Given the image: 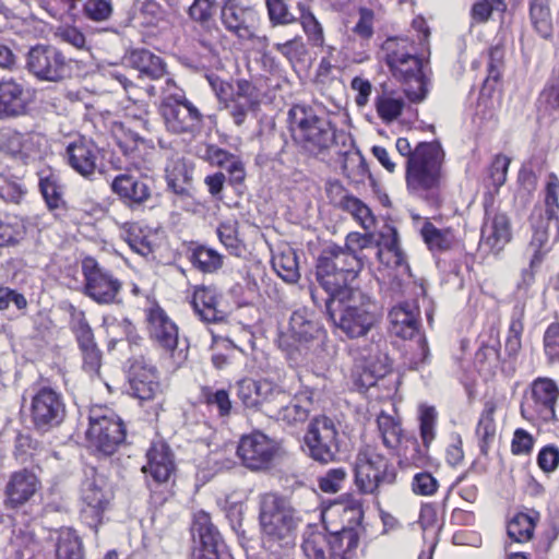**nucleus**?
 Masks as SVG:
<instances>
[{
  "instance_id": "f257e3e1",
  "label": "nucleus",
  "mask_w": 559,
  "mask_h": 559,
  "mask_svg": "<svg viewBox=\"0 0 559 559\" xmlns=\"http://www.w3.org/2000/svg\"><path fill=\"white\" fill-rule=\"evenodd\" d=\"M258 519L265 549L277 551L295 546L301 518L287 497L276 492L261 495Z\"/></svg>"
},
{
  "instance_id": "f03ea898",
  "label": "nucleus",
  "mask_w": 559,
  "mask_h": 559,
  "mask_svg": "<svg viewBox=\"0 0 559 559\" xmlns=\"http://www.w3.org/2000/svg\"><path fill=\"white\" fill-rule=\"evenodd\" d=\"M444 151L439 141L419 142L415 154L406 159L405 180L408 191L430 206L441 203L440 188Z\"/></svg>"
},
{
  "instance_id": "7ed1b4c3",
  "label": "nucleus",
  "mask_w": 559,
  "mask_h": 559,
  "mask_svg": "<svg viewBox=\"0 0 559 559\" xmlns=\"http://www.w3.org/2000/svg\"><path fill=\"white\" fill-rule=\"evenodd\" d=\"M317 307L348 338L367 335L381 320V311L376 300L361 289L353 292L343 300H325Z\"/></svg>"
},
{
  "instance_id": "20e7f679",
  "label": "nucleus",
  "mask_w": 559,
  "mask_h": 559,
  "mask_svg": "<svg viewBox=\"0 0 559 559\" xmlns=\"http://www.w3.org/2000/svg\"><path fill=\"white\" fill-rule=\"evenodd\" d=\"M293 140L305 152L317 156L330 148L337 139L336 129L324 116L317 115L311 106L296 104L287 115Z\"/></svg>"
},
{
  "instance_id": "39448f33",
  "label": "nucleus",
  "mask_w": 559,
  "mask_h": 559,
  "mask_svg": "<svg viewBox=\"0 0 559 559\" xmlns=\"http://www.w3.org/2000/svg\"><path fill=\"white\" fill-rule=\"evenodd\" d=\"M205 78L217 98L219 109L227 110L236 126H242L249 112L259 109L261 94L252 81L238 79L233 83L215 73H207Z\"/></svg>"
},
{
  "instance_id": "423d86ee",
  "label": "nucleus",
  "mask_w": 559,
  "mask_h": 559,
  "mask_svg": "<svg viewBox=\"0 0 559 559\" xmlns=\"http://www.w3.org/2000/svg\"><path fill=\"white\" fill-rule=\"evenodd\" d=\"M81 272L83 276L82 294L84 296L100 306L122 302V281L94 257L87 255L82 259Z\"/></svg>"
},
{
  "instance_id": "0eeeda50",
  "label": "nucleus",
  "mask_w": 559,
  "mask_h": 559,
  "mask_svg": "<svg viewBox=\"0 0 559 559\" xmlns=\"http://www.w3.org/2000/svg\"><path fill=\"white\" fill-rule=\"evenodd\" d=\"M112 498L114 491L107 476L94 467L85 469L84 479L81 484V499L84 504L81 510V518L95 532L102 524L104 513Z\"/></svg>"
},
{
  "instance_id": "6e6552de",
  "label": "nucleus",
  "mask_w": 559,
  "mask_h": 559,
  "mask_svg": "<svg viewBox=\"0 0 559 559\" xmlns=\"http://www.w3.org/2000/svg\"><path fill=\"white\" fill-rule=\"evenodd\" d=\"M355 484L364 493H373L382 485L396 480V471L383 454L370 445L360 449L355 460Z\"/></svg>"
},
{
  "instance_id": "1a4fd4ad",
  "label": "nucleus",
  "mask_w": 559,
  "mask_h": 559,
  "mask_svg": "<svg viewBox=\"0 0 559 559\" xmlns=\"http://www.w3.org/2000/svg\"><path fill=\"white\" fill-rule=\"evenodd\" d=\"M91 447L104 456L112 455L126 440L122 419L111 409H93L86 432Z\"/></svg>"
},
{
  "instance_id": "9d476101",
  "label": "nucleus",
  "mask_w": 559,
  "mask_h": 559,
  "mask_svg": "<svg viewBox=\"0 0 559 559\" xmlns=\"http://www.w3.org/2000/svg\"><path fill=\"white\" fill-rule=\"evenodd\" d=\"M345 273L346 270L342 271L332 259H328L320 253L316 263V281L318 286L310 287V296L316 307L324 304L325 300H343L353 292L359 290V288L350 286L352 282Z\"/></svg>"
},
{
  "instance_id": "9b49d317",
  "label": "nucleus",
  "mask_w": 559,
  "mask_h": 559,
  "mask_svg": "<svg viewBox=\"0 0 559 559\" xmlns=\"http://www.w3.org/2000/svg\"><path fill=\"white\" fill-rule=\"evenodd\" d=\"M28 415L33 429L40 435L58 428L67 416L63 395L50 386L38 388L31 397Z\"/></svg>"
},
{
  "instance_id": "f8f14e48",
  "label": "nucleus",
  "mask_w": 559,
  "mask_h": 559,
  "mask_svg": "<svg viewBox=\"0 0 559 559\" xmlns=\"http://www.w3.org/2000/svg\"><path fill=\"white\" fill-rule=\"evenodd\" d=\"M306 454L313 461L328 465L337 460L340 433L333 419L328 416L314 417L305 433Z\"/></svg>"
},
{
  "instance_id": "ddd939ff",
  "label": "nucleus",
  "mask_w": 559,
  "mask_h": 559,
  "mask_svg": "<svg viewBox=\"0 0 559 559\" xmlns=\"http://www.w3.org/2000/svg\"><path fill=\"white\" fill-rule=\"evenodd\" d=\"M160 114L167 130L175 134H192L203 122V115L180 88L163 98Z\"/></svg>"
},
{
  "instance_id": "4468645a",
  "label": "nucleus",
  "mask_w": 559,
  "mask_h": 559,
  "mask_svg": "<svg viewBox=\"0 0 559 559\" xmlns=\"http://www.w3.org/2000/svg\"><path fill=\"white\" fill-rule=\"evenodd\" d=\"M72 59L51 45H36L26 55V69L40 81L59 82L72 74Z\"/></svg>"
},
{
  "instance_id": "2eb2a0df",
  "label": "nucleus",
  "mask_w": 559,
  "mask_h": 559,
  "mask_svg": "<svg viewBox=\"0 0 559 559\" xmlns=\"http://www.w3.org/2000/svg\"><path fill=\"white\" fill-rule=\"evenodd\" d=\"M280 452V443L261 431L242 436L237 447V456L241 464L253 472L271 469Z\"/></svg>"
},
{
  "instance_id": "dca6fc26",
  "label": "nucleus",
  "mask_w": 559,
  "mask_h": 559,
  "mask_svg": "<svg viewBox=\"0 0 559 559\" xmlns=\"http://www.w3.org/2000/svg\"><path fill=\"white\" fill-rule=\"evenodd\" d=\"M386 347V341L378 334V338L372 335L371 344L361 348L360 357L364 365L355 378V383L360 389L368 390L379 385V382L392 372V362Z\"/></svg>"
},
{
  "instance_id": "f3484780",
  "label": "nucleus",
  "mask_w": 559,
  "mask_h": 559,
  "mask_svg": "<svg viewBox=\"0 0 559 559\" xmlns=\"http://www.w3.org/2000/svg\"><path fill=\"white\" fill-rule=\"evenodd\" d=\"M41 490L40 477L33 468L23 467L12 472L3 488L5 510L20 511L32 504Z\"/></svg>"
},
{
  "instance_id": "a211bd4d",
  "label": "nucleus",
  "mask_w": 559,
  "mask_h": 559,
  "mask_svg": "<svg viewBox=\"0 0 559 559\" xmlns=\"http://www.w3.org/2000/svg\"><path fill=\"white\" fill-rule=\"evenodd\" d=\"M324 329L316 314L306 309L295 310L289 319L288 337L280 341L281 346L294 356L295 352L307 350L311 343L320 340Z\"/></svg>"
},
{
  "instance_id": "6ab92c4d",
  "label": "nucleus",
  "mask_w": 559,
  "mask_h": 559,
  "mask_svg": "<svg viewBox=\"0 0 559 559\" xmlns=\"http://www.w3.org/2000/svg\"><path fill=\"white\" fill-rule=\"evenodd\" d=\"M70 320L69 328L73 333L83 359V369L91 373H98L102 366V350L98 348L93 329L91 328L85 312L69 304L66 308Z\"/></svg>"
},
{
  "instance_id": "aec40b11",
  "label": "nucleus",
  "mask_w": 559,
  "mask_h": 559,
  "mask_svg": "<svg viewBox=\"0 0 559 559\" xmlns=\"http://www.w3.org/2000/svg\"><path fill=\"white\" fill-rule=\"evenodd\" d=\"M219 20L228 33L242 40L253 39L260 23L255 8L242 0H223Z\"/></svg>"
},
{
  "instance_id": "412c9836",
  "label": "nucleus",
  "mask_w": 559,
  "mask_h": 559,
  "mask_svg": "<svg viewBox=\"0 0 559 559\" xmlns=\"http://www.w3.org/2000/svg\"><path fill=\"white\" fill-rule=\"evenodd\" d=\"M236 395L246 408L265 414L272 412L275 400L284 396V390L267 380L245 378L236 383Z\"/></svg>"
},
{
  "instance_id": "4be33fe9",
  "label": "nucleus",
  "mask_w": 559,
  "mask_h": 559,
  "mask_svg": "<svg viewBox=\"0 0 559 559\" xmlns=\"http://www.w3.org/2000/svg\"><path fill=\"white\" fill-rule=\"evenodd\" d=\"M110 188L118 200L132 211L145 207L153 195L152 179L140 174H119L112 179Z\"/></svg>"
},
{
  "instance_id": "5701e85b",
  "label": "nucleus",
  "mask_w": 559,
  "mask_h": 559,
  "mask_svg": "<svg viewBox=\"0 0 559 559\" xmlns=\"http://www.w3.org/2000/svg\"><path fill=\"white\" fill-rule=\"evenodd\" d=\"M395 80L403 85L406 97L412 103L423 102L428 94V81L423 70V60L412 53L400 62L389 66Z\"/></svg>"
},
{
  "instance_id": "b1692460",
  "label": "nucleus",
  "mask_w": 559,
  "mask_h": 559,
  "mask_svg": "<svg viewBox=\"0 0 559 559\" xmlns=\"http://www.w3.org/2000/svg\"><path fill=\"white\" fill-rule=\"evenodd\" d=\"M131 394L141 400H153L160 392L156 368L144 358H135L129 367Z\"/></svg>"
},
{
  "instance_id": "393cba45",
  "label": "nucleus",
  "mask_w": 559,
  "mask_h": 559,
  "mask_svg": "<svg viewBox=\"0 0 559 559\" xmlns=\"http://www.w3.org/2000/svg\"><path fill=\"white\" fill-rule=\"evenodd\" d=\"M150 338L168 353L178 345V326L157 304L146 311Z\"/></svg>"
},
{
  "instance_id": "a878e982",
  "label": "nucleus",
  "mask_w": 559,
  "mask_h": 559,
  "mask_svg": "<svg viewBox=\"0 0 559 559\" xmlns=\"http://www.w3.org/2000/svg\"><path fill=\"white\" fill-rule=\"evenodd\" d=\"M284 396L275 400L272 406V412L267 415L270 418L284 421L288 425H296L304 423L308 419L311 406L312 395L309 392H301L290 399L288 393L284 390Z\"/></svg>"
},
{
  "instance_id": "bb28decb",
  "label": "nucleus",
  "mask_w": 559,
  "mask_h": 559,
  "mask_svg": "<svg viewBox=\"0 0 559 559\" xmlns=\"http://www.w3.org/2000/svg\"><path fill=\"white\" fill-rule=\"evenodd\" d=\"M99 150L96 144L85 138L69 143L66 155L69 165L83 177H90L97 167Z\"/></svg>"
},
{
  "instance_id": "cd10ccee",
  "label": "nucleus",
  "mask_w": 559,
  "mask_h": 559,
  "mask_svg": "<svg viewBox=\"0 0 559 559\" xmlns=\"http://www.w3.org/2000/svg\"><path fill=\"white\" fill-rule=\"evenodd\" d=\"M28 98L23 84L10 79L0 81V119H12L27 111Z\"/></svg>"
},
{
  "instance_id": "c85d7f7f",
  "label": "nucleus",
  "mask_w": 559,
  "mask_h": 559,
  "mask_svg": "<svg viewBox=\"0 0 559 559\" xmlns=\"http://www.w3.org/2000/svg\"><path fill=\"white\" fill-rule=\"evenodd\" d=\"M559 397V388L550 378H537L532 383V399L534 411L538 417L546 421L556 420V405Z\"/></svg>"
},
{
  "instance_id": "c756f323",
  "label": "nucleus",
  "mask_w": 559,
  "mask_h": 559,
  "mask_svg": "<svg viewBox=\"0 0 559 559\" xmlns=\"http://www.w3.org/2000/svg\"><path fill=\"white\" fill-rule=\"evenodd\" d=\"M391 332L404 340L413 338L419 331V308L415 302H401L388 314Z\"/></svg>"
},
{
  "instance_id": "7c9ffc66",
  "label": "nucleus",
  "mask_w": 559,
  "mask_h": 559,
  "mask_svg": "<svg viewBox=\"0 0 559 559\" xmlns=\"http://www.w3.org/2000/svg\"><path fill=\"white\" fill-rule=\"evenodd\" d=\"M191 535L197 545L194 551L227 548L222 534L207 512L199 511L193 516Z\"/></svg>"
},
{
  "instance_id": "2f4dec72",
  "label": "nucleus",
  "mask_w": 559,
  "mask_h": 559,
  "mask_svg": "<svg viewBox=\"0 0 559 559\" xmlns=\"http://www.w3.org/2000/svg\"><path fill=\"white\" fill-rule=\"evenodd\" d=\"M147 463L142 467L143 473L150 475L157 484L169 479L175 471L173 453L165 443H154L146 453Z\"/></svg>"
},
{
  "instance_id": "473e14b6",
  "label": "nucleus",
  "mask_w": 559,
  "mask_h": 559,
  "mask_svg": "<svg viewBox=\"0 0 559 559\" xmlns=\"http://www.w3.org/2000/svg\"><path fill=\"white\" fill-rule=\"evenodd\" d=\"M511 238L510 219L504 213H496L481 227L480 243L493 253H499Z\"/></svg>"
},
{
  "instance_id": "72a5a7b5",
  "label": "nucleus",
  "mask_w": 559,
  "mask_h": 559,
  "mask_svg": "<svg viewBox=\"0 0 559 559\" xmlns=\"http://www.w3.org/2000/svg\"><path fill=\"white\" fill-rule=\"evenodd\" d=\"M128 63L139 72L140 78L159 80L167 73L164 59L148 49L135 48L127 56Z\"/></svg>"
},
{
  "instance_id": "f704fd0d",
  "label": "nucleus",
  "mask_w": 559,
  "mask_h": 559,
  "mask_svg": "<svg viewBox=\"0 0 559 559\" xmlns=\"http://www.w3.org/2000/svg\"><path fill=\"white\" fill-rule=\"evenodd\" d=\"M39 190L49 209L56 212V216L61 217L67 211V203L63 199V186L60 183L59 176L51 169L38 171Z\"/></svg>"
},
{
  "instance_id": "c9c22d12",
  "label": "nucleus",
  "mask_w": 559,
  "mask_h": 559,
  "mask_svg": "<svg viewBox=\"0 0 559 559\" xmlns=\"http://www.w3.org/2000/svg\"><path fill=\"white\" fill-rule=\"evenodd\" d=\"M203 158L213 166L225 168L229 174L231 185L241 183L245 179V166L240 158L215 144H207Z\"/></svg>"
},
{
  "instance_id": "e433bc0d",
  "label": "nucleus",
  "mask_w": 559,
  "mask_h": 559,
  "mask_svg": "<svg viewBox=\"0 0 559 559\" xmlns=\"http://www.w3.org/2000/svg\"><path fill=\"white\" fill-rule=\"evenodd\" d=\"M218 295L211 286L195 287L191 306L199 318L206 323H215L224 319V312L217 309Z\"/></svg>"
},
{
  "instance_id": "4c0bfd02",
  "label": "nucleus",
  "mask_w": 559,
  "mask_h": 559,
  "mask_svg": "<svg viewBox=\"0 0 559 559\" xmlns=\"http://www.w3.org/2000/svg\"><path fill=\"white\" fill-rule=\"evenodd\" d=\"M531 224L533 228L532 240L528 248L533 251V257L530 262V266L539 264L543 259L542 249L547 245L550 234L554 233L555 237L559 234V228H554V223L550 219L544 218L542 210H534L531 214Z\"/></svg>"
},
{
  "instance_id": "58836bf2",
  "label": "nucleus",
  "mask_w": 559,
  "mask_h": 559,
  "mask_svg": "<svg viewBox=\"0 0 559 559\" xmlns=\"http://www.w3.org/2000/svg\"><path fill=\"white\" fill-rule=\"evenodd\" d=\"M326 539L330 559H353L359 544L358 533L352 527L330 533Z\"/></svg>"
},
{
  "instance_id": "ea45409f",
  "label": "nucleus",
  "mask_w": 559,
  "mask_h": 559,
  "mask_svg": "<svg viewBox=\"0 0 559 559\" xmlns=\"http://www.w3.org/2000/svg\"><path fill=\"white\" fill-rule=\"evenodd\" d=\"M321 253L332 259L342 271L346 270L345 275L352 283L358 277L367 259V255H356L335 243L326 246Z\"/></svg>"
},
{
  "instance_id": "a19ab883",
  "label": "nucleus",
  "mask_w": 559,
  "mask_h": 559,
  "mask_svg": "<svg viewBox=\"0 0 559 559\" xmlns=\"http://www.w3.org/2000/svg\"><path fill=\"white\" fill-rule=\"evenodd\" d=\"M349 142V148L342 154V173L349 181L360 183L366 177L371 178V174L364 155L350 139Z\"/></svg>"
},
{
  "instance_id": "79ce46f5",
  "label": "nucleus",
  "mask_w": 559,
  "mask_h": 559,
  "mask_svg": "<svg viewBox=\"0 0 559 559\" xmlns=\"http://www.w3.org/2000/svg\"><path fill=\"white\" fill-rule=\"evenodd\" d=\"M428 449L423 450L415 436H408L404 438L402 444L396 449V455L399 457V466L404 468L411 467H425L428 462L427 455Z\"/></svg>"
},
{
  "instance_id": "37998d69",
  "label": "nucleus",
  "mask_w": 559,
  "mask_h": 559,
  "mask_svg": "<svg viewBox=\"0 0 559 559\" xmlns=\"http://www.w3.org/2000/svg\"><path fill=\"white\" fill-rule=\"evenodd\" d=\"M272 266L286 283L295 284L300 278L297 252L288 246L273 254Z\"/></svg>"
},
{
  "instance_id": "c03bdc74",
  "label": "nucleus",
  "mask_w": 559,
  "mask_h": 559,
  "mask_svg": "<svg viewBox=\"0 0 559 559\" xmlns=\"http://www.w3.org/2000/svg\"><path fill=\"white\" fill-rule=\"evenodd\" d=\"M524 306L513 308L508 335L504 343V353L509 359H516L522 348V334L524 331Z\"/></svg>"
},
{
  "instance_id": "a18cd8bd",
  "label": "nucleus",
  "mask_w": 559,
  "mask_h": 559,
  "mask_svg": "<svg viewBox=\"0 0 559 559\" xmlns=\"http://www.w3.org/2000/svg\"><path fill=\"white\" fill-rule=\"evenodd\" d=\"M530 19L534 31L544 39H550L554 34L552 17L549 0H531Z\"/></svg>"
},
{
  "instance_id": "49530a36",
  "label": "nucleus",
  "mask_w": 559,
  "mask_h": 559,
  "mask_svg": "<svg viewBox=\"0 0 559 559\" xmlns=\"http://www.w3.org/2000/svg\"><path fill=\"white\" fill-rule=\"evenodd\" d=\"M538 519L539 513L534 510L530 514L523 512L515 514L508 523V536L516 543L530 540L533 537Z\"/></svg>"
},
{
  "instance_id": "de8ad7c7",
  "label": "nucleus",
  "mask_w": 559,
  "mask_h": 559,
  "mask_svg": "<svg viewBox=\"0 0 559 559\" xmlns=\"http://www.w3.org/2000/svg\"><path fill=\"white\" fill-rule=\"evenodd\" d=\"M420 235L432 252H444L450 250L455 241L454 234L451 229L437 228L431 222H425Z\"/></svg>"
},
{
  "instance_id": "09e8293b",
  "label": "nucleus",
  "mask_w": 559,
  "mask_h": 559,
  "mask_svg": "<svg viewBox=\"0 0 559 559\" xmlns=\"http://www.w3.org/2000/svg\"><path fill=\"white\" fill-rule=\"evenodd\" d=\"M377 425L383 445L390 450H396L407 437L403 433L400 420L384 412L378 415Z\"/></svg>"
},
{
  "instance_id": "8fccbe9b",
  "label": "nucleus",
  "mask_w": 559,
  "mask_h": 559,
  "mask_svg": "<svg viewBox=\"0 0 559 559\" xmlns=\"http://www.w3.org/2000/svg\"><path fill=\"white\" fill-rule=\"evenodd\" d=\"M496 411V405L492 402H487L485 407L480 414L477 427L476 435L479 440V450L483 455H487L488 451L495 440L496 437V424L493 419V414Z\"/></svg>"
},
{
  "instance_id": "3c124183",
  "label": "nucleus",
  "mask_w": 559,
  "mask_h": 559,
  "mask_svg": "<svg viewBox=\"0 0 559 559\" xmlns=\"http://www.w3.org/2000/svg\"><path fill=\"white\" fill-rule=\"evenodd\" d=\"M405 102L401 96H395L393 91L383 90L374 98V107L379 118L384 123L396 120L403 111Z\"/></svg>"
},
{
  "instance_id": "603ef678",
  "label": "nucleus",
  "mask_w": 559,
  "mask_h": 559,
  "mask_svg": "<svg viewBox=\"0 0 559 559\" xmlns=\"http://www.w3.org/2000/svg\"><path fill=\"white\" fill-rule=\"evenodd\" d=\"M57 559H83V545L76 532L64 528L59 532L56 544Z\"/></svg>"
},
{
  "instance_id": "864d4df0",
  "label": "nucleus",
  "mask_w": 559,
  "mask_h": 559,
  "mask_svg": "<svg viewBox=\"0 0 559 559\" xmlns=\"http://www.w3.org/2000/svg\"><path fill=\"white\" fill-rule=\"evenodd\" d=\"M189 260L202 273H215L223 265V255L203 245L192 249Z\"/></svg>"
},
{
  "instance_id": "5fc2aeb1",
  "label": "nucleus",
  "mask_w": 559,
  "mask_h": 559,
  "mask_svg": "<svg viewBox=\"0 0 559 559\" xmlns=\"http://www.w3.org/2000/svg\"><path fill=\"white\" fill-rule=\"evenodd\" d=\"M381 49L384 52L383 59L388 67L396 62L401 63L403 58L416 53L413 43L407 37H389L382 44Z\"/></svg>"
},
{
  "instance_id": "6e6d98bb",
  "label": "nucleus",
  "mask_w": 559,
  "mask_h": 559,
  "mask_svg": "<svg viewBox=\"0 0 559 559\" xmlns=\"http://www.w3.org/2000/svg\"><path fill=\"white\" fill-rule=\"evenodd\" d=\"M201 399L207 407L216 409L219 418H227L231 415L233 403L227 390L202 386Z\"/></svg>"
},
{
  "instance_id": "4d7b16f0",
  "label": "nucleus",
  "mask_w": 559,
  "mask_h": 559,
  "mask_svg": "<svg viewBox=\"0 0 559 559\" xmlns=\"http://www.w3.org/2000/svg\"><path fill=\"white\" fill-rule=\"evenodd\" d=\"M121 230L122 238L134 252L143 257L152 252L151 243L138 223L127 222L121 226Z\"/></svg>"
},
{
  "instance_id": "13d9d810",
  "label": "nucleus",
  "mask_w": 559,
  "mask_h": 559,
  "mask_svg": "<svg viewBox=\"0 0 559 559\" xmlns=\"http://www.w3.org/2000/svg\"><path fill=\"white\" fill-rule=\"evenodd\" d=\"M300 16L297 19L308 36L312 46L321 47L324 44L323 28L313 13L299 3Z\"/></svg>"
},
{
  "instance_id": "bf43d9fd",
  "label": "nucleus",
  "mask_w": 559,
  "mask_h": 559,
  "mask_svg": "<svg viewBox=\"0 0 559 559\" xmlns=\"http://www.w3.org/2000/svg\"><path fill=\"white\" fill-rule=\"evenodd\" d=\"M559 182L557 179L550 180L546 185L544 207H535L534 210H542L544 218L550 219L554 223V228L558 229V211H559Z\"/></svg>"
},
{
  "instance_id": "052dcab7",
  "label": "nucleus",
  "mask_w": 559,
  "mask_h": 559,
  "mask_svg": "<svg viewBox=\"0 0 559 559\" xmlns=\"http://www.w3.org/2000/svg\"><path fill=\"white\" fill-rule=\"evenodd\" d=\"M226 518L229 526L235 532L238 542L242 548H248L252 540L246 524H245V512L240 506L234 504L227 509Z\"/></svg>"
},
{
  "instance_id": "680f3d73",
  "label": "nucleus",
  "mask_w": 559,
  "mask_h": 559,
  "mask_svg": "<svg viewBox=\"0 0 559 559\" xmlns=\"http://www.w3.org/2000/svg\"><path fill=\"white\" fill-rule=\"evenodd\" d=\"M265 5L272 26L297 22V17L289 10L288 0H265Z\"/></svg>"
},
{
  "instance_id": "e2e57ef3",
  "label": "nucleus",
  "mask_w": 559,
  "mask_h": 559,
  "mask_svg": "<svg viewBox=\"0 0 559 559\" xmlns=\"http://www.w3.org/2000/svg\"><path fill=\"white\" fill-rule=\"evenodd\" d=\"M217 7L216 0H193L187 13L193 22L207 26L213 21Z\"/></svg>"
},
{
  "instance_id": "0e129e2a",
  "label": "nucleus",
  "mask_w": 559,
  "mask_h": 559,
  "mask_svg": "<svg viewBox=\"0 0 559 559\" xmlns=\"http://www.w3.org/2000/svg\"><path fill=\"white\" fill-rule=\"evenodd\" d=\"M217 236L230 254L240 257L245 251V245L237 237L236 224L221 223L217 227Z\"/></svg>"
},
{
  "instance_id": "69168bd1",
  "label": "nucleus",
  "mask_w": 559,
  "mask_h": 559,
  "mask_svg": "<svg viewBox=\"0 0 559 559\" xmlns=\"http://www.w3.org/2000/svg\"><path fill=\"white\" fill-rule=\"evenodd\" d=\"M348 212L365 229L374 226V216L371 210L358 198L352 195L341 209Z\"/></svg>"
},
{
  "instance_id": "338daca9",
  "label": "nucleus",
  "mask_w": 559,
  "mask_h": 559,
  "mask_svg": "<svg viewBox=\"0 0 559 559\" xmlns=\"http://www.w3.org/2000/svg\"><path fill=\"white\" fill-rule=\"evenodd\" d=\"M377 245V237L371 233H349L345 238V246L343 248L356 255H365L364 250L374 251Z\"/></svg>"
},
{
  "instance_id": "774afa93",
  "label": "nucleus",
  "mask_w": 559,
  "mask_h": 559,
  "mask_svg": "<svg viewBox=\"0 0 559 559\" xmlns=\"http://www.w3.org/2000/svg\"><path fill=\"white\" fill-rule=\"evenodd\" d=\"M328 545L324 533L312 531L304 538L302 550L309 559H326L324 546Z\"/></svg>"
}]
</instances>
